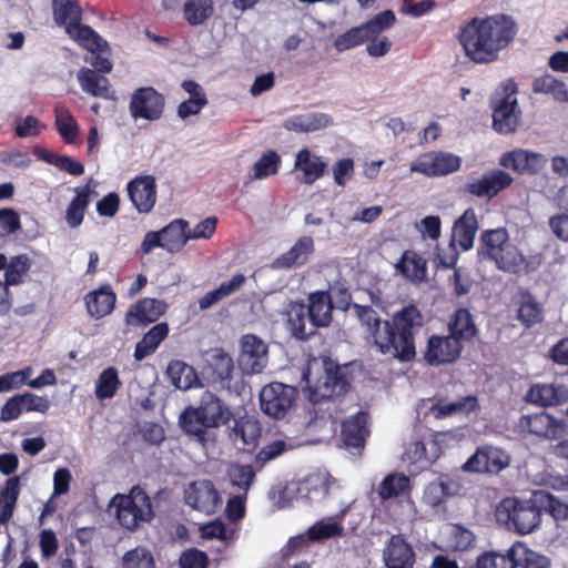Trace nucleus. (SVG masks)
I'll return each mask as SVG.
<instances>
[{"label":"nucleus","mask_w":568,"mask_h":568,"mask_svg":"<svg viewBox=\"0 0 568 568\" xmlns=\"http://www.w3.org/2000/svg\"><path fill=\"white\" fill-rule=\"evenodd\" d=\"M517 32V23L508 14L474 17L460 28L458 41L471 62L488 64L499 59L500 52L510 45Z\"/></svg>","instance_id":"nucleus-1"},{"label":"nucleus","mask_w":568,"mask_h":568,"mask_svg":"<svg viewBox=\"0 0 568 568\" xmlns=\"http://www.w3.org/2000/svg\"><path fill=\"white\" fill-rule=\"evenodd\" d=\"M424 325V316L417 306L409 304L396 311L390 321H384V332L378 336L381 354H390L400 362L416 356L415 335Z\"/></svg>","instance_id":"nucleus-2"},{"label":"nucleus","mask_w":568,"mask_h":568,"mask_svg":"<svg viewBox=\"0 0 568 568\" xmlns=\"http://www.w3.org/2000/svg\"><path fill=\"white\" fill-rule=\"evenodd\" d=\"M478 255L508 274L519 275L535 272L540 265L538 256H525L519 247L510 242L505 227L484 230L479 236Z\"/></svg>","instance_id":"nucleus-3"},{"label":"nucleus","mask_w":568,"mask_h":568,"mask_svg":"<svg viewBox=\"0 0 568 568\" xmlns=\"http://www.w3.org/2000/svg\"><path fill=\"white\" fill-rule=\"evenodd\" d=\"M538 500V490L527 499L503 498L495 509L497 523L507 530L521 536L535 531L541 525L542 519Z\"/></svg>","instance_id":"nucleus-4"},{"label":"nucleus","mask_w":568,"mask_h":568,"mask_svg":"<svg viewBox=\"0 0 568 568\" xmlns=\"http://www.w3.org/2000/svg\"><path fill=\"white\" fill-rule=\"evenodd\" d=\"M303 379L308 390V399L315 404L341 397L351 387L346 369L332 362H325L324 372L315 382L312 381L310 371L303 373Z\"/></svg>","instance_id":"nucleus-5"},{"label":"nucleus","mask_w":568,"mask_h":568,"mask_svg":"<svg viewBox=\"0 0 568 568\" xmlns=\"http://www.w3.org/2000/svg\"><path fill=\"white\" fill-rule=\"evenodd\" d=\"M518 85L514 79L505 80L497 90L493 104V128L500 134L516 131L521 111L517 100Z\"/></svg>","instance_id":"nucleus-6"},{"label":"nucleus","mask_w":568,"mask_h":568,"mask_svg":"<svg viewBox=\"0 0 568 568\" xmlns=\"http://www.w3.org/2000/svg\"><path fill=\"white\" fill-rule=\"evenodd\" d=\"M113 503L120 525L129 530H135L141 523L154 517L151 498L140 487H133L129 495H115Z\"/></svg>","instance_id":"nucleus-7"},{"label":"nucleus","mask_w":568,"mask_h":568,"mask_svg":"<svg viewBox=\"0 0 568 568\" xmlns=\"http://www.w3.org/2000/svg\"><path fill=\"white\" fill-rule=\"evenodd\" d=\"M517 428L524 434L551 442L568 435V422L547 412L520 416Z\"/></svg>","instance_id":"nucleus-8"},{"label":"nucleus","mask_w":568,"mask_h":568,"mask_svg":"<svg viewBox=\"0 0 568 568\" xmlns=\"http://www.w3.org/2000/svg\"><path fill=\"white\" fill-rule=\"evenodd\" d=\"M297 388L278 382L265 385L260 393V405L264 414L281 419L295 404Z\"/></svg>","instance_id":"nucleus-9"},{"label":"nucleus","mask_w":568,"mask_h":568,"mask_svg":"<svg viewBox=\"0 0 568 568\" xmlns=\"http://www.w3.org/2000/svg\"><path fill=\"white\" fill-rule=\"evenodd\" d=\"M462 159L450 152L429 151L419 154L409 165L412 173L427 178L445 176L460 169Z\"/></svg>","instance_id":"nucleus-10"},{"label":"nucleus","mask_w":568,"mask_h":568,"mask_svg":"<svg viewBox=\"0 0 568 568\" xmlns=\"http://www.w3.org/2000/svg\"><path fill=\"white\" fill-rule=\"evenodd\" d=\"M463 351L460 343L450 335L433 334L426 342L423 357L429 366L438 367L456 363Z\"/></svg>","instance_id":"nucleus-11"},{"label":"nucleus","mask_w":568,"mask_h":568,"mask_svg":"<svg viewBox=\"0 0 568 568\" xmlns=\"http://www.w3.org/2000/svg\"><path fill=\"white\" fill-rule=\"evenodd\" d=\"M165 98L152 87H141L131 95L129 111L133 119L155 121L162 118Z\"/></svg>","instance_id":"nucleus-12"},{"label":"nucleus","mask_w":568,"mask_h":568,"mask_svg":"<svg viewBox=\"0 0 568 568\" xmlns=\"http://www.w3.org/2000/svg\"><path fill=\"white\" fill-rule=\"evenodd\" d=\"M268 362V346L254 334L243 335L239 365L245 374L262 373Z\"/></svg>","instance_id":"nucleus-13"},{"label":"nucleus","mask_w":568,"mask_h":568,"mask_svg":"<svg viewBox=\"0 0 568 568\" xmlns=\"http://www.w3.org/2000/svg\"><path fill=\"white\" fill-rule=\"evenodd\" d=\"M513 182L514 179L508 172L501 169H493L484 173L481 178L473 179L466 183L464 192L476 197L491 200L509 187Z\"/></svg>","instance_id":"nucleus-14"},{"label":"nucleus","mask_w":568,"mask_h":568,"mask_svg":"<svg viewBox=\"0 0 568 568\" xmlns=\"http://www.w3.org/2000/svg\"><path fill=\"white\" fill-rule=\"evenodd\" d=\"M510 463V456L493 446L478 447L463 465L464 471L498 474Z\"/></svg>","instance_id":"nucleus-15"},{"label":"nucleus","mask_w":568,"mask_h":568,"mask_svg":"<svg viewBox=\"0 0 568 568\" xmlns=\"http://www.w3.org/2000/svg\"><path fill=\"white\" fill-rule=\"evenodd\" d=\"M234 372L232 356L222 348H212L206 352L205 365L202 374L213 385L221 388H230V382Z\"/></svg>","instance_id":"nucleus-16"},{"label":"nucleus","mask_w":568,"mask_h":568,"mask_svg":"<svg viewBox=\"0 0 568 568\" xmlns=\"http://www.w3.org/2000/svg\"><path fill=\"white\" fill-rule=\"evenodd\" d=\"M128 196L134 209L141 213H150L156 203V181L153 175H138L126 184Z\"/></svg>","instance_id":"nucleus-17"},{"label":"nucleus","mask_w":568,"mask_h":568,"mask_svg":"<svg viewBox=\"0 0 568 568\" xmlns=\"http://www.w3.org/2000/svg\"><path fill=\"white\" fill-rule=\"evenodd\" d=\"M184 500L190 507L205 514L214 513L221 501L214 484L206 479L189 484L184 490Z\"/></svg>","instance_id":"nucleus-18"},{"label":"nucleus","mask_w":568,"mask_h":568,"mask_svg":"<svg viewBox=\"0 0 568 568\" xmlns=\"http://www.w3.org/2000/svg\"><path fill=\"white\" fill-rule=\"evenodd\" d=\"M430 413L436 419H443L454 415L468 416L480 410L479 399L476 395L468 394L456 400L449 402L446 397L438 396L430 406Z\"/></svg>","instance_id":"nucleus-19"},{"label":"nucleus","mask_w":568,"mask_h":568,"mask_svg":"<svg viewBox=\"0 0 568 568\" xmlns=\"http://www.w3.org/2000/svg\"><path fill=\"white\" fill-rule=\"evenodd\" d=\"M526 400L540 407H555L568 402V387L556 383H536L526 394Z\"/></svg>","instance_id":"nucleus-20"},{"label":"nucleus","mask_w":568,"mask_h":568,"mask_svg":"<svg viewBox=\"0 0 568 568\" xmlns=\"http://www.w3.org/2000/svg\"><path fill=\"white\" fill-rule=\"evenodd\" d=\"M182 430L194 437L197 442L205 444L212 439L211 429H215L199 406H187L179 417Z\"/></svg>","instance_id":"nucleus-21"},{"label":"nucleus","mask_w":568,"mask_h":568,"mask_svg":"<svg viewBox=\"0 0 568 568\" xmlns=\"http://www.w3.org/2000/svg\"><path fill=\"white\" fill-rule=\"evenodd\" d=\"M383 560L386 568H414L415 552L402 535H392L383 550Z\"/></svg>","instance_id":"nucleus-22"},{"label":"nucleus","mask_w":568,"mask_h":568,"mask_svg":"<svg viewBox=\"0 0 568 568\" xmlns=\"http://www.w3.org/2000/svg\"><path fill=\"white\" fill-rule=\"evenodd\" d=\"M369 435L368 414L357 412L342 423L341 439L346 448L362 450Z\"/></svg>","instance_id":"nucleus-23"},{"label":"nucleus","mask_w":568,"mask_h":568,"mask_svg":"<svg viewBox=\"0 0 568 568\" xmlns=\"http://www.w3.org/2000/svg\"><path fill=\"white\" fill-rule=\"evenodd\" d=\"M447 331L448 335L459 342L463 347L465 344L471 343L479 333L473 314L466 307H458L449 316Z\"/></svg>","instance_id":"nucleus-24"},{"label":"nucleus","mask_w":568,"mask_h":568,"mask_svg":"<svg viewBox=\"0 0 568 568\" xmlns=\"http://www.w3.org/2000/svg\"><path fill=\"white\" fill-rule=\"evenodd\" d=\"M166 311V304L158 298L144 297L133 304L125 314L128 325H148L156 322Z\"/></svg>","instance_id":"nucleus-25"},{"label":"nucleus","mask_w":568,"mask_h":568,"mask_svg":"<svg viewBox=\"0 0 568 568\" xmlns=\"http://www.w3.org/2000/svg\"><path fill=\"white\" fill-rule=\"evenodd\" d=\"M308 322L313 328L327 327L333 320V297L327 291H317L308 296V304L305 305Z\"/></svg>","instance_id":"nucleus-26"},{"label":"nucleus","mask_w":568,"mask_h":568,"mask_svg":"<svg viewBox=\"0 0 568 568\" xmlns=\"http://www.w3.org/2000/svg\"><path fill=\"white\" fill-rule=\"evenodd\" d=\"M500 165L513 171L525 174H535L545 165V159L541 154L526 150H514L503 154Z\"/></svg>","instance_id":"nucleus-27"},{"label":"nucleus","mask_w":568,"mask_h":568,"mask_svg":"<svg viewBox=\"0 0 568 568\" xmlns=\"http://www.w3.org/2000/svg\"><path fill=\"white\" fill-rule=\"evenodd\" d=\"M314 250L313 239L311 236H302L287 252L281 254L274 260L273 267L278 270H288L292 267L303 266L308 262Z\"/></svg>","instance_id":"nucleus-28"},{"label":"nucleus","mask_w":568,"mask_h":568,"mask_svg":"<svg viewBox=\"0 0 568 568\" xmlns=\"http://www.w3.org/2000/svg\"><path fill=\"white\" fill-rule=\"evenodd\" d=\"M517 320L526 328L544 321V306L529 290H520L516 295Z\"/></svg>","instance_id":"nucleus-29"},{"label":"nucleus","mask_w":568,"mask_h":568,"mask_svg":"<svg viewBox=\"0 0 568 568\" xmlns=\"http://www.w3.org/2000/svg\"><path fill=\"white\" fill-rule=\"evenodd\" d=\"M84 302L89 315L100 320L111 314L114 310L116 294L109 284H105L95 291L89 292L84 297Z\"/></svg>","instance_id":"nucleus-30"},{"label":"nucleus","mask_w":568,"mask_h":568,"mask_svg":"<svg viewBox=\"0 0 568 568\" xmlns=\"http://www.w3.org/2000/svg\"><path fill=\"white\" fill-rule=\"evenodd\" d=\"M197 406L214 428L227 425L233 419L231 408L213 393H204Z\"/></svg>","instance_id":"nucleus-31"},{"label":"nucleus","mask_w":568,"mask_h":568,"mask_svg":"<svg viewBox=\"0 0 568 568\" xmlns=\"http://www.w3.org/2000/svg\"><path fill=\"white\" fill-rule=\"evenodd\" d=\"M327 164L321 156L313 154L307 148L296 154L294 169L303 173L302 182L313 184L325 175Z\"/></svg>","instance_id":"nucleus-32"},{"label":"nucleus","mask_w":568,"mask_h":568,"mask_svg":"<svg viewBox=\"0 0 568 568\" xmlns=\"http://www.w3.org/2000/svg\"><path fill=\"white\" fill-rule=\"evenodd\" d=\"M477 230L478 221L475 210L467 209L454 224L453 239L464 251H468L474 245Z\"/></svg>","instance_id":"nucleus-33"},{"label":"nucleus","mask_w":568,"mask_h":568,"mask_svg":"<svg viewBox=\"0 0 568 568\" xmlns=\"http://www.w3.org/2000/svg\"><path fill=\"white\" fill-rule=\"evenodd\" d=\"M165 373L172 385L179 389L186 390L203 386L195 368L183 361H171Z\"/></svg>","instance_id":"nucleus-34"},{"label":"nucleus","mask_w":568,"mask_h":568,"mask_svg":"<svg viewBox=\"0 0 568 568\" xmlns=\"http://www.w3.org/2000/svg\"><path fill=\"white\" fill-rule=\"evenodd\" d=\"M181 87L190 94V98L180 103L178 115L181 119H186L190 115L199 114L209 102L202 87L194 80H185Z\"/></svg>","instance_id":"nucleus-35"},{"label":"nucleus","mask_w":568,"mask_h":568,"mask_svg":"<svg viewBox=\"0 0 568 568\" xmlns=\"http://www.w3.org/2000/svg\"><path fill=\"white\" fill-rule=\"evenodd\" d=\"M169 331V325L165 322H161L152 326L136 343L133 354L134 358L140 362L153 354L160 344L168 337Z\"/></svg>","instance_id":"nucleus-36"},{"label":"nucleus","mask_w":568,"mask_h":568,"mask_svg":"<svg viewBox=\"0 0 568 568\" xmlns=\"http://www.w3.org/2000/svg\"><path fill=\"white\" fill-rule=\"evenodd\" d=\"M75 196L70 201L65 210V223L70 229L79 227L84 220L90 204V195L93 193L90 185L77 187Z\"/></svg>","instance_id":"nucleus-37"},{"label":"nucleus","mask_w":568,"mask_h":568,"mask_svg":"<svg viewBox=\"0 0 568 568\" xmlns=\"http://www.w3.org/2000/svg\"><path fill=\"white\" fill-rule=\"evenodd\" d=\"M518 547L520 541H516L505 554L494 550L480 554L476 559L477 568H517Z\"/></svg>","instance_id":"nucleus-38"},{"label":"nucleus","mask_w":568,"mask_h":568,"mask_svg":"<svg viewBox=\"0 0 568 568\" xmlns=\"http://www.w3.org/2000/svg\"><path fill=\"white\" fill-rule=\"evenodd\" d=\"M189 223L183 219H176L160 230L164 250L170 253H176L183 248L190 240L187 233Z\"/></svg>","instance_id":"nucleus-39"},{"label":"nucleus","mask_w":568,"mask_h":568,"mask_svg":"<svg viewBox=\"0 0 568 568\" xmlns=\"http://www.w3.org/2000/svg\"><path fill=\"white\" fill-rule=\"evenodd\" d=\"M65 32L84 49L95 52L101 51L106 42L89 26L77 22L69 23Z\"/></svg>","instance_id":"nucleus-40"},{"label":"nucleus","mask_w":568,"mask_h":568,"mask_svg":"<svg viewBox=\"0 0 568 568\" xmlns=\"http://www.w3.org/2000/svg\"><path fill=\"white\" fill-rule=\"evenodd\" d=\"M353 308L358 317L362 326L366 329L373 339V344L381 352L378 336L383 335L384 321L381 320L377 312L371 305L353 304Z\"/></svg>","instance_id":"nucleus-41"},{"label":"nucleus","mask_w":568,"mask_h":568,"mask_svg":"<svg viewBox=\"0 0 568 568\" xmlns=\"http://www.w3.org/2000/svg\"><path fill=\"white\" fill-rule=\"evenodd\" d=\"M412 490L410 478L405 474L394 473L387 475L377 488V494L382 500L397 498L409 495Z\"/></svg>","instance_id":"nucleus-42"},{"label":"nucleus","mask_w":568,"mask_h":568,"mask_svg":"<svg viewBox=\"0 0 568 568\" xmlns=\"http://www.w3.org/2000/svg\"><path fill=\"white\" fill-rule=\"evenodd\" d=\"M531 89L534 93L550 94L554 100L561 103H568V89L564 81L555 78L552 74L545 73L532 80Z\"/></svg>","instance_id":"nucleus-43"},{"label":"nucleus","mask_w":568,"mask_h":568,"mask_svg":"<svg viewBox=\"0 0 568 568\" xmlns=\"http://www.w3.org/2000/svg\"><path fill=\"white\" fill-rule=\"evenodd\" d=\"M331 118L324 113L301 114L287 118L283 126L298 133L312 132L325 128Z\"/></svg>","instance_id":"nucleus-44"},{"label":"nucleus","mask_w":568,"mask_h":568,"mask_svg":"<svg viewBox=\"0 0 568 568\" xmlns=\"http://www.w3.org/2000/svg\"><path fill=\"white\" fill-rule=\"evenodd\" d=\"M122 387L119 372L114 366L104 368L95 381L94 395L99 400L113 398Z\"/></svg>","instance_id":"nucleus-45"},{"label":"nucleus","mask_w":568,"mask_h":568,"mask_svg":"<svg viewBox=\"0 0 568 568\" xmlns=\"http://www.w3.org/2000/svg\"><path fill=\"white\" fill-rule=\"evenodd\" d=\"M261 436V427L256 419L250 416L234 418V425L230 430V438L234 442H242L244 445H251Z\"/></svg>","instance_id":"nucleus-46"},{"label":"nucleus","mask_w":568,"mask_h":568,"mask_svg":"<svg viewBox=\"0 0 568 568\" xmlns=\"http://www.w3.org/2000/svg\"><path fill=\"white\" fill-rule=\"evenodd\" d=\"M52 9L55 23L65 29L69 23L82 21V8L78 0H52Z\"/></svg>","instance_id":"nucleus-47"},{"label":"nucleus","mask_w":568,"mask_h":568,"mask_svg":"<svg viewBox=\"0 0 568 568\" xmlns=\"http://www.w3.org/2000/svg\"><path fill=\"white\" fill-rule=\"evenodd\" d=\"M54 124L65 143H74L79 136V124L70 110L64 105H55Z\"/></svg>","instance_id":"nucleus-48"},{"label":"nucleus","mask_w":568,"mask_h":568,"mask_svg":"<svg viewBox=\"0 0 568 568\" xmlns=\"http://www.w3.org/2000/svg\"><path fill=\"white\" fill-rule=\"evenodd\" d=\"M396 268L410 281H423L426 277V261L412 251L403 253Z\"/></svg>","instance_id":"nucleus-49"},{"label":"nucleus","mask_w":568,"mask_h":568,"mask_svg":"<svg viewBox=\"0 0 568 568\" xmlns=\"http://www.w3.org/2000/svg\"><path fill=\"white\" fill-rule=\"evenodd\" d=\"M79 82L84 92L93 95L109 97V80L100 75L95 70L83 68L79 72Z\"/></svg>","instance_id":"nucleus-50"},{"label":"nucleus","mask_w":568,"mask_h":568,"mask_svg":"<svg viewBox=\"0 0 568 568\" xmlns=\"http://www.w3.org/2000/svg\"><path fill=\"white\" fill-rule=\"evenodd\" d=\"M214 12V0H189L183 14L190 26L203 24Z\"/></svg>","instance_id":"nucleus-51"},{"label":"nucleus","mask_w":568,"mask_h":568,"mask_svg":"<svg viewBox=\"0 0 568 568\" xmlns=\"http://www.w3.org/2000/svg\"><path fill=\"white\" fill-rule=\"evenodd\" d=\"M539 506L541 514H549L556 521L568 520V501H564L555 495L538 490Z\"/></svg>","instance_id":"nucleus-52"},{"label":"nucleus","mask_w":568,"mask_h":568,"mask_svg":"<svg viewBox=\"0 0 568 568\" xmlns=\"http://www.w3.org/2000/svg\"><path fill=\"white\" fill-rule=\"evenodd\" d=\"M20 480L19 477H11L7 480L4 488L1 491L3 499V507L0 514V524L9 521L13 515V510L19 498Z\"/></svg>","instance_id":"nucleus-53"},{"label":"nucleus","mask_w":568,"mask_h":568,"mask_svg":"<svg viewBox=\"0 0 568 568\" xmlns=\"http://www.w3.org/2000/svg\"><path fill=\"white\" fill-rule=\"evenodd\" d=\"M281 165V156L274 150H267L255 162L253 166L252 179L262 180L274 175L278 172Z\"/></svg>","instance_id":"nucleus-54"},{"label":"nucleus","mask_w":568,"mask_h":568,"mask_svg":"<svg viewBox=\"0 0 568 568\" xmlns=\"http://www.w3.org/2000/svg\"><path fill=\"white\" fill-rule=\"evenodd\" d=\"M306 321H308L306 306L300 304L297 307H294L290 314L288 323L293 335L302 341L307 339L316 329L313 326H311V329H306Z\"/></svg>","instance_id":"nucleus-55"},{"label":"nucleus","mask_w":568,"mask_h":568,"mask_svg":"<svg viewBox=\"0 0 568 568\" xmlns=\"http://www.w3.org/2000/svg\"><path fill=\"white\" fill-rule=\"evenodd\" d=\"M371 40L364 24L351 28L346 32L339 34L335 41L334 47L337 51L343 52L354 47H357Z\"/></svg>","instance_id":"nucleus-56"},{"label":"nucleus","mask_w":568,"mask_h":568,"mask_svg":"<svg viewBox=\"0 0 568 568\" xmlns=\"http://www.w3.org/2000/svg\"><path fill=\"white\" fill-rule=\"evenodd\" d=\"M30 268V258L27 255H18L12 257L10 263L7 262L4 282L6 286L17 285L21 283L22 277Z\"/></svg>","instance_id":"nucleus-57"},{"label":"nucleus","mask_w":568,"mask_h":568,"mask_svg":"<svg viewBox=\"0 0 568 568\" xmlns=\"http://www.w3.org/2000/svg\"><path fill=\"white\" fill-rule=\"evenodd\" d=\"M453 493L447 481H432L424 491V503L433 508L440 506Z\"/></svg>","instance_id":"nucleus-58"},{"label":"nucleus","mask_w":568,"mask_h":568,"mask_svg":"<svg viewBox=\"0 0 568 568\" xmlns=\"http://www.w3.org/2000/svg\"><path fill=\"white\" fill-rule=\"evenodd\" d=\"M517 560L519 566L523 568H550L551 561L550 559L541 555L530 548H528L524 542L520 541V547H518V557Z\"/></svg>","instance_id":"nucleus-59"},{"label":"nucleus","mask_w":568,"mask_h":568,"mask_svg":"<svg viewBox=\"0 0 568 568\" xmlns=\"http://www.w3.org/2000/svg\"><path fill=\"white\" fill-rule=\"evenodd\" d=\"M231 484L245 493L255 480V470L252 465L235 464L229 471Z\"/></svg>","instance_id":"nucleus-60"},{"label":"nucleus","mask_w":568,"mask_h":568,"mask_svg":"<svg viewBox=\"0 0 568 568\" xmlns=\"http://www.w3.org/2000/svg\"><path fill=\"white\" fill-rule=\"evenodd\" d=\"M395 22H396L395 13L392 10H385V11L377 13L371 20L366 21L363 24L366 29V32H367L369 39H375L384 30L392 28Z\"/></svg>","instance_id":"nucleus-61"},{"label":"nucleus","mask_w":568,"mask_h":568,"mask_svg":"<svg viewBox=\"0 0 568 568\" xmlns=\"http://www.w3.org/2000/svg\"><path fill=\"white\" fill-rule=\"evenodd\" d=\"M123 568H155L153 555L143 547L129 550L123 556Z\"/></svg>","instance_id":"nucleus-62"},{"label":"nucleus","mask_w":568,"mask_h":568,"mask_svg":"<svg viewBox=\"0 0 568 568\" xmlns=\"http://www.w3.org/2000/svg\"><path fill=\"white\" fill-rule=\"evenodd\" d=\"M307 540L320 541L343 535V527L336 523L318 521L307 529Z\"/></svg>","instance_id":"nucleus-63"},{"label":"nucleus","mask_w":568,"mask_h":568,"mask_svg":"<svg viewBox=\"0 0 568 568\" xmlns=\"http://www.w3.org/2000/svg\"><path fill=\"white\" fill-rule=\"evenodd\" d=\"M31 367H24L20 371L6 373L0 376V393L19 389L26 385L27 379L31 375Z\"/></svg>","instance_id":"nucleus-64"}]
</instances>
